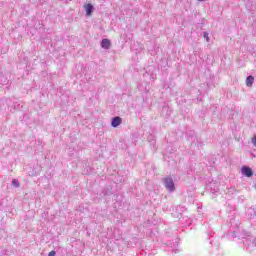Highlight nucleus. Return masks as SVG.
Returning <instances> with one entry per match:
<instances>
[{
    "mask_svg": "<svg viewBox=\"0 0 256 256\" xmlns=\"http://www.w3.org/2000/svg\"><path fill=\"white\" fill-rule=\"evenodd\" d=\"M252 145L256 147V136H254L251 140Z\"/></svg>",
    "mask_w": 256,
    "mask_h": 256,
    "instance_id": "nucleus-9",
    "label": "nucleus"
},
{
    "mask_svg": "<svg viewBox=\"0 0 256 256\" xmlns=\"http://www.w3.org/2000/svg\"><path fill=\"white\" fill-rule=\"evenodd\" d=\"M12 185H13V187H19V180L13 179L12 180Z\"/></svg>",
    "mask_w": 256,
    "mask_h": 256,
    "instance_id": "nucleus-7",
    "label": "nucleus"
},
{
    "mask_svg": "<svg viewBox=\"0 0 256 256\" xmlns=\"http://www.w3.org/2000/svg\"><path fill=\"white\" fill-rule=\"evenodd\" d=\"M252 245H256V241L252 243Z\"/></svg>",
    "mask_w": 256,
    "mask_h": 256,
    "instance_id": "nucleus-12",
    "label": "nucleus"
},
{
    "mask_svg": "<svg viewBox=\"0 0 256 256\" xmlns=\"http://www.w3.org/2000/svg\"><path fill=\"white\" fill-rule=\"evenodd\" d=\"M122 121H123V119H121V117L116 116V117L112 118L111 125L114 128L119 127V125H121Z\"/></svg>",
    "mask_w": 256,
    "mask_h": 256,
    "instance_id": "nucleus-4",
    "label": "nucleus"
},
{
    "mask_svg": "<svg viewBox=\"0 0 256 256\" xmlns=\"http://www.w3.org/2000/svg\"><path fill=\"white\" fill-rule=\"evenodd\" d=\"M249 243H251V240H249V239H246V240L244 241V245H247V247H249Z\"/></svg>",
    "mask_w": 256,
    "mask_h": 256,
    "instance_id": "nucleus-10",
    "label": "nucleus"
},
{
    "mask_svg": "<svg viewBox=\"0 0 256 256\" xmlns=\"http://www.w3.org/2000/svg\"><path fill=\"white\" fill-rule=\"evenodd\" d=\"M255 82V78L253 76H248L246 78L247 87H253V83Z\"/></svg>",
    "mask_w": 256,
    "mask_h": 256,
    "instance_id": "nucleus-6",
    "label": "nucleus"
},
{
    "mask_svg": "<svg viewBox=\"0 0 256 256\" xmlns=\"http://www.w3.org/2000/svg\"><path fill=\"white\" fill-rule=\"evenodd\" d=\"M101 47H102V49H111V41L107 38L102 39Z\"/></svg>",
    "mask_w": 256,
    "mask_h": 256,
    "instance_id": "nucleus-5",
    "label": "nucleus"
},
{
    "mask_svg": "<svg viewBox=\"0 0 256 256\" xmlns=\"http://www.w3.org/2000/svg\"><path fill=\"white\" fill-rule=\"evenodd\" d=\"M241 171L245 177H253V170L250 167L243 166Z\"/></svg>",
    "mask_w": 256,
    "mask_h": 256,
    "instance_id": "nucleus-2",
    "label": "nucleus"
},
{
    "mask_svg": "<svg viewBox=\"0 0 256 256\" xmlns=\"http://www.w3.org/2000/svg\"><path fill=\"white\" fill-rule=\"evenodd\" d=\"M198 1H205V0H198Z\"/></svg>",
    "mask_w": 256,
    "mask_h": 256,
    "instance_id": "nucleus-13",
    "label": "nucleus"
},
{
    "mask_svg": "<svg viewBox=\"0 0 256 256\" xmlns=\"http://www.w3.org/2000/svg\"><path fill=\"white\" fill-rule=\"evenodd\" d=\"M164 185L170 193H173L175 191V183L173 182V178L167 177L164 179Z\"/></svg>",
    "mask_w": 256,
    "mask_h": 256,
    "instance_id": "nucleus-1",
    "label": "nucleus"
},
{
    "mask_svg": "<svg viewBox=\"0 0 256 256\" xmlns=\"http://www.w3.org/2000/svg\"><path fill=\"white\" fill-rule=\"evenodd\" d=\"M56 255V252L55 250H52L51 252H49L48 256H55Z\"/></svg>",
    "mask_w": 256,
    "mask_h": 256,
    "instance_id": "nucleus-11",
    "label": "nucleus"
},
{
    "mask_svg": "<svg viewBox=\"0 0 256 256\" xmlns=\"http://www.w3.org/2000/svg\"><path fill=\"white\" fill-rule=\"evenodd\" d=\"M203 37H204V39H206L207 43H209V41H210V39H209V33L204 32V33H203Z\"/></svg>",
    "mask_w": 256,
    "mask_h": 256,
    "instance_id": "nucleus-8",
    "label": "nucleus"
},
{
    "mask_svg": "<svg viewBox=\"0 0 256 256\" xmlns=\"http://www.w3.org/2000/svg\"><path fill=\"white\" fill-rule=\"evenodd\" d=\"M84 9L86 11L87 17H91V15L93 14V11L95 10V7H93L92 4L88 3V4H84Z\"/></svg>",
    "mask_w": 256,
    "mask_h": 256,
    "instance_id": "nucleus-3",
    "label": "nucleus"
}]
</instances>
